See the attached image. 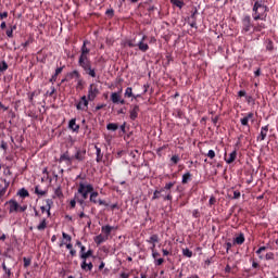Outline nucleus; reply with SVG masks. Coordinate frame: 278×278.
Returning a JSON list of instances; mask_svg holds the SVG:
<instances>
[{
	"label": "nucleus",
	"instance_id": "obj_34",
	"mask_svg": "<svg viewBox=\"0 0 278 278\" xmlns=\"http://www.w3.org/2000/svg\"><path fill=\"white\" fill-rule=\"evenodd\" d=\"M182 255L188 258H191L193 255V252L190 249L186 248V249H182Z\"/></svg>",
	"mask_w": 278,
	"mask_h": 278
},
{
	"label": "nucleus",
	"instance_id": "obj_17",
	"mask_svg": "<svg viewBox=\"0 0 278 278\" xmlns=\"http://www.w3.org/2000/svg\"><path fill=\"white\" fill-rule=\"evenodd\" d=\"M86 157V150L77 149L75 155L73 159H75L77 162H84Z\"/></svg>",
	"mask_w": 278,
	"mask_h": 278
},
{
	"label": "nucleus",
	"instance_id": "obj_16",
	"mask_svg": "<svg viewBox=\"0 0 278 278\" xmlns=\"http://www.w3.org/2000/svg\"><path fill=\"white\" fill-rule=\"evenodd\" d=\"M144 40H147V36L146 35H143L142 39L136 46V47L139 48L140 51H142V53H147V51H149V46H148V43L144 42Z\"/></svg>",
	"mask_w": 278,
	"mask_h": 278
},
{
	"label": "nucleus",
	"instance_id": "obj_10",
	"mask_svg": "<svg viewBox=\"0 0 278 278\" xmlns=\"http://www.w3.org/2000/svg\"><path fill=\"white\" fill-rule=\"evenodd\" d=\"M59 163H66L67 166H72L73 164V156H70L68 151L61 154L59 159Z\"/></svg>",
	"mask_w": 278,
	"mask_h": 278
},
{
	"label": "nucleus",
	"instance_id": "obj_44",
	"mask_svg": "<svg viewBox=\"0 0 278 278\" xmlns=\"http://www.w3.org/2000/svg\"><path fill=\"white\" fill-rule=\"evenodd\" d=\"M174 116L176 118L182 119L184 118V113L181 110H176V112L174 113Z\"/></svg>",
	"mask_w": 278,
	"mask_h": 278
},
{
	"label": "nucleus",
	"instance_id": "obj_40",
	"mask_svg": "<svg viewBox=\"0 0 278 278\" xmlns=\"http://www.w3.org/2000/svg\"><path fill=\"white\" fill-rule=\"evenodd\" d=\"M35 194L39 195V197H43L46 195V191L39 189V186L35 187Z\"/></svg>",
	"mask_w": 278,
	"mask_h": 278
},
{
	"label": "nucleus",
	"instance_id": "obj_19",
	"mask_svg": "<svg viewBox=\"0 0 278 278\" xmlns=\"http://www.w3.org/2000/svg\"><path fill=\"white\" fill-rule=\"evenodd\" d=\"M68 129L72 130L75 134H78L80 126L78 124H76V118H72L68 122Z\"/></svg>",
	"mask_w": 278,
	"mask_h": 278
},
{
	"label": "nucleus",
	"instance_id": "obj_29",
	"mask_svg": "<svg viewBox=\"0 0 278 278\" xmlns=\"http://www.w3.org/2000/svg\"><path fill=\"white\" fill-rule=\"evenodd\" d=\"M192 179V174L187 172L182 175V185H187Z\"/></svg>",
	"mask_w": 278,
	"mask_h": 278
},
{
	"label": "nucleus",
	"instance_id": "obj_18",
	"mask_svg": "<svg viewBox=\"0 0 278 278\" xmlns=\"http://www.w3.org/2000/svg\"><path fill=\"white\" fill-rule=\"evenodd\" d=\"M80 268H81L84 271H91L92 268H93V264H92V262L87 263V260H86V258H81Z\"/></svg>",
	"mask_w": 278,
	"mask_h": 278
},
{
	"label": "nucleus",
	"instance_id": "obj_1",
	"mask_svg": "<svg viewBox=\"0 0 278 278\" xmlns=\"http://www.w3.org/2000/svg\"><path fill=\"white\" fill-rule=\"evenodd\" d=\"M87 41H84L80 48V55L78 58V66L84 71L85 75L90 78H97V71L92 67V63L89 56L90 49L87 48Z\"/></svg>",
	"mask_w": 278,
	"mask_h": 278
},
{
	"label": "nucleus",
	"instance_id": "obj_28",
	"mask_svg": "<svg viewBox=\"0 0 278 278\" xmlns=\"http://www.w3.org/2000/svg\"><path fill=\"white\" fill-rule=\"evenodd\" d=\"M47 226H48L47 219H46V218H42V219L40 220V224L37 225V230H38V231H45V229L47 228Z\"/></svg>",
	"mask_w": 278,
	"mask_h": 278
},
{
	"label": "nucleus",
	"instance_id": "obj_32",
	"mask_svg": "<svg viewBox=\"0 0 278 278\" xmlns=\"http://www.w3.org/2000/svg\"><path fill=\"white\" fill-rule=\"evenodd\" d=\"M106 129L109 131H116L118 129V125L116 123H109L106 125Z\"/></svg>",
	"mask_w": 278,
	"mask_h": 278
},
{
	"label": "nucleus",
	"instance_id": "obj_48",
	"mask_svg": "<svg viewBox=\"0 0 278 278\" xmlns=\"http://www.w3.org/2000/svg\"><path fill=\"white\" fill-rule=\"evenodd\" d=\"M195 13H197V11H195ZM195 13H193V14L191 15V17L194 18V21H192V22L190 23V26L193 27L194 29H198L197 22H195Z\"/></svg>",
	"mask_w": 278,
	"mask_h": 278
},
{
	"label": "nucleus",
	"instance_id": "obj_46",
	"mask_svg": "<svg viewBox=\"0 0 278 278\" xmlns=\"http://www.w3.org/2000/svg\"><path fill=\"white\" fill-rule=\"evenodd\" d=\"M262 29H266L265 24H258L257 26L254 27V31H262Z\"/></svg>",
	"mask_w": 278,
	"mask_h": 278
},
{
	"label": "nucleus",
	"instance_id": "obj_33",
	"mask_svg": "<svg viewBox=\"0 0 278 278\" xmlns=\"http://www.w3.org/2000/svg\"><path fill=\"white\" fill-rule=\"evenodd\" d=\"M54 195L59 199L63 198V192H62V188L61 186H58L55 189H54Z\"/></svg>",
	"mask_w": 278,
	"mask_h": 278
},
{
	"label": "nucleus",
	"instance_id": "obj_37",
	"mask_svg": "<svg viewBox=\"0 0 278 278\" xmlns=\"http://www.w3.org/2000/svg\"><path fill=\"white\" fill-rule=\"evenodd\" d=\"M132 97H134L132 88L131 87H127V89L125 90V98L126 99H130Z\"/></svg>",
	"mask_w": 278,
	"mask_h": 278
},
{
	"label": "nucleus",
	"instance_id": "obj_56",
	"mask_svg": "<svg viewBox=\"0 0 278 278\" xmlns=\"http://www.w3.org/2000/svg\"><path fill=\"white\" fill-rule=\"evenodd\" d=\"M267 250V247L263 245L258 250H256V254L261 255L263 252H265Z\"/></svg>",
	"mask_w": 278,
	"mask_h": 278
},
{
	"label": "nucleus",
	"instance_id": "obj_27",
	"mask_svg": "<svg viewBox=\"0 0 278 278\" xmlns=\"http://www.w3.org/2000/svg\"><path fill=\"white\" fill-rule=\"evenodd\" d=\"M245 241V237L243 233H240L238 237L235 238V244L242 245Z\"/></svg>",
	"mask_w": 278,
	"mask_h": 278
},
{
	"label": "nucleus",
	"instance_id": "obj_43",
	"mask_svg": "<svg viewBox=\"0 0 278 278\" xmlns=\"http://www.w3.org/2000/svg\"><path fill=\"white\" fill-rule=\"evenodd\" d=\"M5 71H8V64L5 63V61H2L0 63V73H4Z\"/></svg>",
	"mask_w": 278,
	"mask_h": 278
},
{
	"label": "nucleus",
	"instance_id": "obj_42",
	"mask_svg": "<svg viewBox=\"0 0 278 278\" xmlns=\"http://www.w3.org/2000/svg\"><path fill=\"white\" fill-rule=\"evenodd\" d=\"M192 217L195 219H199L201 217V212L199 211V208L192 211Z\"/></svg>",
	"mask_w": 278,
	"mask_h": 278
},
{
	"label": "nucleus",
	"instance_id": "obj_20",
	"mask_svg": "<svg viewBox=\"0 0 278 278\" xmlns=\"http://www.w3.org/2000/svg\"><path fill=\"white\" fill-rule=\"evenodd\" d=\"M140 112V108L138 104H135L130 110V119L136 121L138 118V113Z\"/></svg>",
	"mask_w": 278,
	"mask_h": 278
},
{
	"label": "nucleus",
	"instance_id": "obj_45",
	"mask_svg": "<svg viewBox=\"0 0 278 278\" xmlns=\"http://www.w3.org/2000/svg\"><path fill=\"white\" fill-rule=\"evenodd\" d=\"M265 258H266V261H274V260H275V254H274V252H268V253L265 255Z\"/></svg>",
	"mask_w": 278,
	"mask_h": 278
},
{
	"label": "nucleus",
	"instance_id": "obj_35",
	"mask_svg": "<svg viewBox=\"0 0 278 278\" xmlns=\"http://www.w3.org/2000/svg\"><path fill=\"white\" fill-rule=\"evenodd\" d=\"M170 1H172V4H173V5H175L176 8H180V10H181V8H184V5H185V2L181 1V0H170Z\"/></svg>",
	"mask_w": 278,
	"mask_h": 278
},
{
	"label": "nucleus",
	"instance_id": "obj_6",
	"mask_svg": "<svg viewBox=\"0 0 278 278\" xmlns=\"http://www.w3.org/2000/svg\"><path fill=\"white\" fill-rule=\"evenodd\" d=\"M174 187H175V181H169V182H167V184L165 185V187L161 188L160 190H155V191L153 192V198H152V200L154 201V200L161 199V194H162L164 191H167V192H168V190H169V189H173Z\"/></svg>",
	"mask_w": 278,
	"mask_h": 278
},
{
	"label": "nucleus",
	"instance_id": "obj_24",
	"mask_svg": "<svg viewBox=\"0 0 278 278\" xmlns=\"http://www.w3.org/2000/svg\"><path fill=\"white\" fill-rule=\"evenodd\" d=\"M112 230H114V227L110 226V225H105V226L101 227V231L105 235L104 237H108V239H109V236L111 235Z\"/></svg>",
	"mask_w": 278,
	"mask_h": 278
},
{
	"label": "nucleus",
	"instance_id": "obj_41",
	"mask_svg": "<svg viewBox=\"0 0 278 278\" xmlns=\"http://www.w3.org/2000/svg\"><path fill=\"white\" fill-rule=\"evenodd\" d=\"M114 14H115V11L113 9H108L105 11V16H108V18L110 20L113 18Z\"/></svg>",
	"mask_w": 278,
	"mask_h": 278
},
{
	"label": "nucleus",
	"instance_id": "obj_9",
	"mask_svg": "<svg viewBox=\"0 0 278 278\" xmlns=\"http://www.w3.org/2000/svg\"><path fill=\"white\" fill-rule=\"evenodd\" d=\"M89 102L90 101L87 99V97L83 96L80 101L76 104L77 111H87Z\"/></svg>",
	"mask_w": 278,
	"mask_h": 278
},
{
	"label": "nucleus",
	"instance_id": "obj_55",
	"mask_svg": "<svg viewBox=\"0 0 278 278\" xmlns=\"http://www.w3.org/2000/svg\"><path fill=\"white\" fill-rule=\"evenodd\" d=\"M86 253H87L86 247L83 245V247L80 248V251H79V257H80V260H83V255L86 254Z\"/></svg>",
	"mask_w": 278,
	"mask_h": 278
},
{
	"label": "nucleus",
	"instance_id": "obj_64",
	"mask_svg": "<svg viewBox=\"0 0 278 278\" xmlns=\"http://www.w3.org/2000/svg\"><path fill=\"white\" fill-rule=\"evenodd\" d=\"M126 45H127V46H129L130 48H132V47H136V46H137V45H135V43H134V41H132V40H127V41H126Z\"/></svg>",
	"mask_w": 278,
	"mask_h": 278
},
{
	"label": "nucleus",
	"instance_id": "obj_50",
	"mask_svg": "<svg viewBox=\"0 0 278 278\" xmlns=\"http://www.w3.org/2000/svg\"><path fill=\"white\" fill-rule=\"evenodd\" d=\"M240 198H241V192L239 190H235L232 200H239Z\"/></svg>",
	"mask_w": 278,
	"mask_h": 278
},
{
	"label": "nucleus",
	"instance_id": "obj_22",
	"mask_svg": "<svg viewBox=\"0 0 278 278\" xmlns=\"http://www.w3.org/2000/svg\"><path fill=\"white\" fill-rule=\"evenodd\" d=\"M2 270H3V278H12L13 273L11 271V268L7 266L4 262H2Z\"/></svg>",
	"mask_w": 278,
	"mask_h": 278
},
{
	"label": "nucleus",
	"instance_id": "obj_38",
	"mask_svg": "<svg viewBox=\"0 0 278 278\" xmlns=\"http://www.w3.org/2000/svg\"><path fill=\"white\" fill-rule=\"evenodd\" d=\"M266 49L267 51H274V42L270 39L266 40Z\"/></svg>",
	"mask_w": 278,
	"mask_h": 278
},
{
	"label": "nucleus",
	"instance_id": "obj_39",
	"mask_svg": "<svg viewBox=\"0 0 278 278\" xmlns=\"http://www.w3.org/2000/svg\"><path fill=\"white\" fill-rule=\"evenodd\" d=\"M180 161V157L178 154H175L170 157V163H173V165H177Z\"/></svg>",
	"mask_w": 278,
	"mask_h": 278
},
{
	"label": "nucleus",
	"instance_id": "obj_47",
	"mask_svg": "<svg viewBox=\"0 0 278 278\" xmlns=\"http://www.w3.org/2000/svg\"><path fill=\"white\" fill-rule=\"evenodd\" d=\"M24 267L27 268L30 266L31 260L29 257H23Z\"/></svg>",
	"mask_w": 278,
	"mask_h": 278
},
{
	"label": "nucleus",
	"instance_id": "obj_53",
	"mask_svg": "<svg viewBox=\"0 0 278 278\" xmlns=\"http://www.w3.org/2000/svg\"><path fill=\"white\" fill-rule=\"evenodd\" d=\"M216 156V153L214 150H210L208 153H207V157L211 159V160H214Z\"/></svg>",
	"mask_w": 278,
	"mask_h": 278
},
{
	"label": "nucleus",
	"instance_id": "obj_52",
	"mask_svg": "<svg viewBox=\"0 0 278 278\" xmlns=\"http://www.w3.org/2000/svg\"><path fill=\"white\" fill-rule=\"evenodd\" d=\"M62 237H63L64 240H66V242H71L72 241V237L68 233L64 232V231L62 233Z\"/></svg>",
	"mask_w": 278,
	"mask_h": 278
},
{
	"label": "nucleus",
	"instance_id": "obj_57",
	"mask_svg": "<svg viewBox=\"0 0 278 278\" xmlns=\"http://www.w3.org/2000/svg\"><path fill=\"white\" fill-rule=\"evenodd\" d=\"M0 148L5 152L8 150V143L5 141H1Z\"/></svg>",
	"mask_w": 278,
	"mask_h": 278
},
{
	"label": "nucleus",
	"instance_id": "obj_14",
	"mask_svg": "<svg viewBox=\"0 0 278 278\" xmlns=\"http://www.w3.org/2000/svg\"><path fill=\"white\" fill-rule=\"evenodd\" d=\"M250 121L254 122V113L253 112L248 113L243 118H241V125L250 128V126H249Z\"/></svg>",
	"mask_w": 278,
	"mask_h": 278
},
{
	"label": "nucleus",
	"instance_id": "obj_26",
	"mask_svg": "<svg viewBox=\"0 0 278 278\" xmlns=\"http://www.w3.org/2000/svg\"><path fill=\"white\" fill-rule=\"evenodd\" d=\"M160 242V238L157 233H154L150 237V239H147V243L149 244H156Z\"/></svg>",
	"mask_w": 278,
	"mask_h": 278
},
{
	"label": "nucleus",
	"instance_id": "obj_15",
	"mask_svg": "<svg viewBox=\"0 0 278 278\" xmlns=\"http://www.w3.org/2000/svg\"><path fill=\"white\" fill-rule=\"evenodd\" d=\"M237 156H238L237 150H233V151L229 154V157H227V153H225V162H226L228 165H231L232 163L236 162Z\"/></svg>",
	"mask_w": 278,
	"mask_h": 278
},
{
	"label": "nucleus",
	"instance_id": "obj_25",
	"mask_svg": "<svg viewBox=\"0 0 278 278\" xmlns=\"http://www.w3.org/2000/svg\"><path fill=\"white\" fill-rule=\"evenodd\" d=\"M74 78L80 79V73L77 70H74L73 72L67 74L68 80H73Z\"/></svg>",
	"mask_w": 278,
	"mask_h": 278
},
{
	"label": "nucleus",
	"instance_id": "obj_8",
	"mask_svg": "<svg viewBox=\"0 0 278 278\" xmlns=\"http://www.w3.org/2000/svg\"><path fill=\"white\" fill-rule=\"evenodd\" d=\"M251 16L250 15H244V17L242 18V31H244V34H248V31H251L253 25L251 22Z\"/></svg>",
	"mask_w": 278,
	"mask_h": 278
},
{
	"label": "nucleus",
	"instance_id": "obj_4",
	"mask_svg": "<svg viewBox=\"0 0 278 278\" xmlns=\"http://www.w3.org/2000/svg\"><path fill=\"white\" fill-rule=\"evenodd\" d=\"M7 205H9V214L13 213H24L27 210V205H20L16 200L11 199L7 202Z\"/></svg>",
	"mask_w": 278,
	"mask_h": 278
},
{
	"label": "nucleus",
	"instance_id": "obj_11",
	"mask_svg": "<svg viewBox=\"0 0 278 278\" xmlns=\"http://www.w3.org/2000/svg\"><path fill=\"white\" fill-rule=\"evenodd\" d=\"M111 101L113 104H121V105H125V100L122 99V96L119 92H112L111 94Z\"/></svg>",
	"mask_w": 278,
	"mask_h": 278
},
{
	"label": "nucleus",
	"instance_id": "obj_7",
	"mask_svg": "<svg viewBox=\"0 0 278 278\" xmlns=\"http://www.w3.org/2000/svg\"><path fill=\"white\" fill-rule=\"evenodd\" d=\"M98 195H99V192L93 190V191L90 193L89 201H90L91 203H93V204H98V203H99L100 206H105V207H108V206H109V203L105 202L104 200H101V199L97 200Z\"/></svg>",
	"mask_w": 278,
	"mask_h": 278
},
{
	"label": "nucleus",
	"instance_id": "obj_3",
	"mask_svg": "<svg viewBox=\"0 0 278 278\" xmlns=\"http://www.w3.org/2000/svg\"><path fill=\"white\" fill-rule=\"evenodd\" d=\"M252 12L254 21H265L268 12V7L264 3L263 0H256L253 5Z\"/></svg>",
	"mask_w": 278,
	"mask_h": 278
},
{
	"label": "nucleus",
	"instance_id": "obj_62",
	"mask_svg": "<svg viewBox=\"0 0 278 278\" xmlns=\"http://www.w3.org/2000/svg\"><path fill=\"white\" fill-rule=\"evenodd\" d=\"M160 256H161V254L157 251L152 252V257L154 258V261H156L157 257H160Z\"/></svg>",
	"mask_w": 278,
	"mask_h": 278
},
{
	"label": "nucleus",
	"instance_id": "obj_21",
	"mask_svg": "<svg viewBox=\"0 0 278 278\" xmlns=\"http://www.w3.org/2000/svg\"><path fill=\"white\" fill-rule=\"evenodd\" d=\"M161 198H162L164 201H169V202H172V201H173L172 188H169L168 191L164 190V191L161 193Z\"/></svg>",
	"mask_w": 278,
	"mask_h": 278
},
{
	"label": "nucleus",
	"instance_id": "obj_2",
	"mask_svg": "<svg viewBox=\"0 0 278 278\" xmlns=\"http://www.w3.org/2000/svg\"><path fill=\"white\" fill-rule=\"evenodd\" d=\"M94 191V188L91 184L87 181H80L78 184L77 192H75V200L80 206H84L85 201L88 199V195Z\"/></svg>",
	"mask_w": 278,
	"mask_h": 278
},
{
	"label": "nucleus",
	"instance_id": "obj_30",
	"mask_svg": "<svg viewBox=\"0 0 278 278\" xmlns=\"http://www.w3.org/2000/svg\"><path fill=\"white\" fill-rule=\"evenodd\" d=\"M94 149L97 150L96 162L99 164L103 160V154L101 153V148H99L98 146H96Z\"/></svg>",
	"mask_w": 278,
	"mask_h": 278
},
{
	"label": "nucleus",
	"instance_id": "obj_12",
	"mask_svg": "<svg viewBox=\"0 0 278 278\" xmlns=\"http://www.w3.org/2000/svg\"><path fill=\"white\" fill-rule=\"evenodd\" d=\"M268 130H269V125L263 126L261 128V134L256 138L257 142L265 141V139L267 138V135H268Z\"/></svg>",
	"mask_w": 278,
	"mask_h": 278
},
{
	"label": "nucleus",
	"instance_id": "obj_36",
	"mask_svg": "<svg viewBox=\"0 0 278 278\" xmlns=\"http://www.w3.org/2000/svg\"><path fill=\"white\" fill-rule=\"evenodd\" d=\"M92 255H93V251L92 249H89L88 251H86V253L81 255V260H88L89 257H92Z\"/></svg>",
	"mask_w": 278,
	"mask_h": 278
},
{
	"label": "nucleus",
	"instance_id": "obj_23",
	"mask_svg": "<svg viewBox=\"0 0 278 278\" xmlns=\"http://www.w3.org/2000/svg\"><path fill=\"white\" fill-rule=\"evenodd\" d=\"M108 236H103L102 233L94 237V242L97 245H101L102 243H104L105 241H108Z\"/></svg>",
	"mask_w": 278,
	"mask_h": 278
},
{
	"label": "nucleus",
	"instance_id": "obj_61",
	"mask_svg": "<svg viewBox=\"0 0 278 278\" xmlns=\"http://www.w3.org/2000/svg\"><path fill=\"white\" fill-rule=\"evenodd\" d=\"M64 67H65V66L58 67V68L55 70V74H54V75L59 76L60 74H62Z\"/></svg>",
	"mask_w": 278,
	"mask_h": 278
},
{
	"label": "nucleus",
	"instance_id": "obj_63",
	"mask_svg": "<svg viewBox=\"0 0 278 278\" xmlns=\"http://www.w3.org/2000/svg\"><path fill=\"white\" fill-rule=\"evenodd\" d=\"M5 34H7L8 38H13V31H12L11 28L8 29V30L5 31Z\"/></svg>",
	"mask_w": 278,
	"mask_h": 278
},
{
	"label": "nucleus",
	"instance_id": "obj_58",
	"mask_svg": "<svg viewBox=\"0 0 278 278\" xmlns=\"http://www.w3.org/2000/svg\"><path fill=\"white\" fill-rule=\"evenodd\" d=\"M58 76L55 74L52 75V77L49 79V83L54 85L56 83Z\"/></svg>",
	"mask_w": 278,
	"mask_h": 278
},
{
	"label": "nucleus",
	"instance_id": "obj_31",
	"mask_svg": "<svg viewBox=\"0 0 278 278\" xmlns=\"http://www.w3.org/2000/svg\"><path fill=\"white\" fill-rule=\"evenodd\" d=\"M17 195L22 199H26L29 197V192L25 189V188H21L18 191H17Z\"/></svg>",
	"mask_w": 278,
	"mask_h": 278
},
{
	"label": "nucleus",
	"instance_id": "obj_51",
	"mask_svg": "<svg viewBox=\"0 0 278 278\" xmlns=\"http://www.w3.org/2000/svg\"><path fill=\"white\" fill-rule=\"evenodd\" d=\"M216 202H217L216 198H215L214 195H212V197L210 198V201H208L210 207H212L213 205H215Z\"/></svg>",
	"mask_w": 278,
	"mask_h": 278
},
{
	"label": "nucleus",
	"instance_id": "obj_49",
	"mask_svg": "<svg viewBox=\"0 0 278 278\" xmlns=\"http://www.w3.org/2000/svg\"><path fill=\"white\" fill-rule=\"evenodd\" d=\"M163 263H164V258L163 257L154 260V265L155 266H162Z\"/></svg>",
	"mask_w": 278,
	"mask_h": 278
},
{
	"label": "nucleus",
	"instance_id": "obj_5",
	"mask_svg": "<svg viewBox=\"0 0 278 278\" xmlns=\"http://www.w3.org/2000/svg\"><path fill=\"white\" fill-rule=\"evenodd\" d=\"M100 91L98 89L97 84H90L89 89H88V96L87 99L89 102H93L97 97L99 96Z\"/></svg>",
	"mask_w": 278,
	"mask_h": 278
},
{
	"label": "nucleus",
	"instance_id": "obj_13",
	"mask_svg": "<svg viewBox=\"0 0 278 278\" xmlns=\"http://www.w3.org/2000/svg\"><path fill=\"white\" fill-rule=\"evenodd\" d=\"M52 205H53V201L51 199H47L46 205L40 206L41 213L43 214L45 212H47L48 217H50L51 216L50 210Z\"/></svg>",
	"mask_w": 278,
	"mask_h": 278
},
{
	"label": "nucleus",
	"instance_id": "obj_54",
	"mask_svg": "<svg viewBox=\"0 0 278 278\" xmlns=\"http://www.w3.org/2000/svg\"><path fill=\"white\" fill-rule=\"evenodd\" d=\"M56 89L54 88V86H51V91H47V96L48 97H53V94L55 93Z\"/></svg>",
	"mask_w": 278,
	"mask_h": 278
},
{
	"label": "nucleus",
	"instance_id": "obj_59",
	"mask_svg": "<svg viewBox=\"0 0 278 278\" xmlns=\"http://www.w3.org/2000/svg\"><path fill=\"white\" fill-rule=\"evenodd\" d=\"M76 203H77V200H76V198H75V195H74V199L71 200V202H70L71 208H75Z\"/></svg>",
	"mask_w": 278,
	"mask_h": 278
},
{
	"label": "nucleus",
	"instance_id": "obj_60",
	"mask_svg": "<svg viewBox=\"0 0 278 278\" xmlns=\"http://www.w3.org/2000/svg\"><path fill=\"white\" fill-rule=\"evenodd\" d=\"M3 18H8V12H0V21H3Z\"/></svg>",
	"mask_w": 278,
	"mask_h": 278
}]
</instances>
